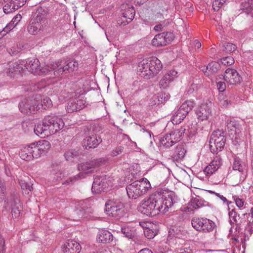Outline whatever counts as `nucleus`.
<instances>
[{
    "instance_id": "1",
    "label": "nucleus",
    "mask_w": 253,
    "mask_h": 253,
    "mask_svg": "<svg viewBox=\"0 0 253 253\" xmlns=\"http://www.w3.org/2000/svg\"><path fill=\"white\" fill-rule=\"evenodd\" d=\"M175 202L172 192H164L158 189L146 200L143 201L139 211L147 216H154L160 212H166Z\"/></svg>"
},
{
    "instance_id": "2",
    "label": "nucleus",
    "mask_w": 253,
    "mask_h": 253,
    "mask_svg": "<svg viewBox=\"0 0 253 253\" xmlns=\"http://www.w3.org/2000/svg\"><path fill=\"white\" fill-rule=\"evenodd\" d=\"M162 68L161 61L155 57L143 59L138 63L137 67V70L141 73V76L146 79L157 75Z\"/></svg>"
},
{
    "instance_id": "3",
    "label": "nucleus",
    "mask_w": 253,
    "mask_h": 253,
    "mask_svg": "<svg viewBox=\"0 0 253 253\" xmlns=\"http://www.w3.org/2000/svg\"><path fill=\"white\" fill-rule=\"evenodd\" d=\"M151 188L150 182L146 178H143L127 185L126 190L129 199H136L145 194Z\"/></svg>"
},
{
    "instance_id": "4",
    "label": "nucleus",
    "mask_w": 253,
    "mask_h": 253,
    "mask_svg": "<svg viewBox=\"0 0 253 253\" xmlns=\"http://www.w3.org/2000/svg\"><path fill=\"white\" fill-rule=\"evenodd\" d=\"M105 211L109 216L119 219L125 214V206L120 199H108L105 204Z\"/></svg>"
},
{
    "instance_id": "5",
    "label": "nucleus",
    "mask_w": 253,
    "mask_h": 253,
    "mask_svg": "<svg viewBox=\"0 0 253 253\" xmlns=\"http://www.w3.org/2000/svg\"><path fill=\"white\" fill-rule=\"evenodd\" d=\"M191 224L197 231L205 233L212 232L216 228L215 223L207 218L194 217L191 220Z\"/></svg>"
},
{
    "instance_id": "6",
    "label": "nucleus",
    "mask_w": 253,
    "mask_h": 253,
    "mask_svg": "<svg viewBox=\"0 0 253 253\" xmlns=\"http://www.w3.org/2000/svg\"><path fill=\"white\" fill-rule=\"evenodd\" d=\"M223 133L220 130L214 131L212 133L209 141L210 148L212 153L221 151L223 148L226 142V138Z\"/></svg>"
},
{
    "instance_id": "7",
    "label": "nucleus",
    "mask_w": 253,
    "mask_h": 253,
    "mask_svg": "<svg viewBox=\"0 0 253 253\" xmlns=\"http://www.w3.org/2000/svg\"><path fill=\"white\" fill-rule=\"evenodd\" d=\"M38 98L29 97L24 99L19 104L20 111L24 114L34 113L40 109V104L38 102Z\"/></svg>"
},
{
    "instance_id": "8",
    "label": "nucleus",
    "mask_w": 253,
    "mask_h": 253,
    "mask_svg": "<svg viewBox=\"0 0 253 253\" xmlns=\"http://www.w3.org/2000/svg\"><path fill=\"white\" fill-rule=\"evenodd\" d=\"M42 153L36 143H33L24 147L20 153V157L26 160L30 161L34 158L40 157Z\"/></svg>"
},
{
    "instance_id": "9",
    "label": "nucleus",
    "mask_w": 253,
    "mask_h": 253,
    "mask_svg": "<svg viewBox=\"0 0 253 253\" xmlns=\"http://www.w3.org/2000/svg\"><path fill=\"white\" fill-rule=\"evenodd\" d=\"M25 67L29 72L35 75H42L50 71L46 66L41 67L39 60L36 58L28 59L25 63Z\"/></svg>"
},
{
    "instance_id": "10",
    "label": "nucleus",
    "mask_w": 253,
    "mask_h": 253,
    "mask_svg": "<svg viewBox=\"0 0 253 253\" xmlns=\"http://www.w3.org/2000/svg\"><path fill=\"white\" fill-rule=\"evenodd\" d=\"M44 119L45 123L47 124L48 126L47 128L49 129L51 134L55 133L63 128L64 123L60 117L55 115H48L45 116Z\"/></svg>"
},
{
    "instance_id": "11",
    "label": "nucleus",
    "mask_w": 253,
    "mask_h": 253,
    "mask_svg": "<svg viewBox=\"0 0 253 253\" xmlns=\"http://www.w3.org/2000/svg\"><path fill=\"white\" fill-rule=\"evenodd\" d=\"M174 39L171 32H163L157 34L152 40V44L156 47L166 46L170 43Z\"/></svg>"
},
{
    "instance_id": "12",
    "label": "nucleus",
    "mask_w": 253,
    "mask_h": 253,
    "mask_svg": "<svg viewBox=\"0 0 253 253\" xmlns=\"http://www.w3.org/2000/svg\"><path fill=\"white\" fill-rule=\"evenodd\" d=\"M4 71L7 76L11 78H17L20 76L23 71V67L18 62L11 61L3 66Z\"/></svg>"
},
{
    "instance_id": "13",
    "label": "nucleus",
    "mask_w": 253,
    "mask_h": 253,
    "mask_svg": "<svg viewBox=\"0 0 253 253\" xmlns=\"http://www.w3.org/2000/svg\"><path fill=\"white\" fill-rule=\"evenodd\" d=\"M229 212L228 215L229 216V222L230 225H231L230 232L231 233L232 232V228L234 227V224H235V230L236 232H238L240 229V225L242 223H245L246 222V220L243 218L240 219V215L238 214L237 212H236L235 209H232L230 211V208H229Z\"/></svg>"
},
{
    "instance_id": "14",
    "label": "nucleus",
    "mask_w": 253,
    "mask_h": 253,
    "mask_svg": "<svg viewBox=\"0 0 253 253\" xmlns=\"http://www.w3.org/2000/svg\"><path fill=\"white\" fill-rule=\"evenodd\" d=\"M56 66L57 70L54 71L55 75H56L55 73H57L58 74H62L64 72L65 73L72 72L78 69L79 64L77 61L72 60L66 62L64 65H62L61 63L58 62L56 64Z\"/></svg>"
},
{
    "instance_id": "15",
    "label": "nucleus",
    "mask_w": 253,
    "mask_h": 253,
    "mask_svg": "<svg viewBox=\"0 0 253 253\" xmlns=\"http://www.w3.org/2000/svg\"><path fill=\"white\" fill-rule=\"evenodd\" d=\"M102 142L101 137L96 134L86 136L83 140V146L86 150L94 149Z\"/></svg>"
},
{
    "instance_id": "16",
    "label": "nucleus",
    "mask_w": 253,
    "mask_h": 253,
    "mask_svg": "<svg viewBox=\"0 0 253 253\" xmlns=\"http://www.w3.org/2000/svg\"><path fill=\"white\" fill-rule=\"evenodd\" d=\"M109 184L105 177L96 176L94 178L92 186V191L95 193H100L101 192L107 191L108 190Z\"/></svg>"
},
{
    "instance_id": "17",
    "label": "nucleus",
    "mask_w": 253,
    "mask_h": 253,
    "mask_svg": "<svg viewBox=\"0 0 253 253\" xmlns=\"http://www.w3.org/2000/svg\"><path fill=\"white\" fill-rule=\"evenodd\" d=\"M223 77L224 80L231 84H240L242 80V77L236 70L231 68H228L225 71L224 76L221 75L220 78Z\"/></svg>"
},
{
    "instance_id": "18",
    "label": "nucleus",
    "mask_w": 253,
    "mask_h": 253,
    "mask_svg": "<svg viewBox=\"0 0 253 253\" xmlns=\"http://www.w3.org/2000/svg\"><path fill=\"white\" fill-rule=\"evenodd\" d=\"M212 104L209 103L202 104L200 107L196 110V114L197 118L200 121L207 120L211 112Z\"/></svg>"
},
{
    "instance_id": "19",
    "label": "nucleus",
    "mask_w": 253,
    "mask_h": 253,
    "mask_svg": "<svg viewBox=\"0 0 253 253\" xmlns=\"http://www.w3.org/2000/svg\"><path fill=\"white\" fill-rule=\"evenodd\" d=\"M86 105L85 99L79 97L70 99L68 102L67 111L68 113L78 111L83 109Z\"/></svg>"
},
{
    "instance_id": "20",
    "label": "nucleus",
    "mask_w": 253,
    "mask_h": 253,
    "mask_svg": "<svg viewBox=\"0 0 253 253\" xmlns=\"http://www.w3.org/2000/svg\"><path fill=\"white\" fill-rule=\"evenodd\" d=\"M100 159L93 160L91 161L82 163L78 165V169L85 173H90L93 171L94 169L100 166L101 163Z\"/></svg>"
},
{
    "instance_id": "21",
    "label": "nucleus",
    "mask_w": 253,
    "mask_h": 253,
    "mask_svg": "<svg viewBox=\"0 0 253 253\" xmlns=\"http://www.w3.org/2000/svg\"><path fill=\"white\" fill-rule=\"evenodd\" d=\"M121 8L123 12L122 13L123 17L126 19V21L123 22L124 25L130 22L134 17L135 10L134 7L130 4L126 3L121 5Z\"/></svg>"
},
{
    "instance_id": "22",
    "label": "nucleus",
    "mask_w": 253,
    "mask_h": 253,
    "mask_svg": "<svg viewBox=\"0 0 253 253\" xmlns=\"http://www.w3.org/2000/svg\"><path fill=\"white\" fill-rule=\"evenodd\" d=\"M63 253H80L81 246L80 244L74 240H68L61 246Z\"/></svg>"
},
{
    "instance_id": "23",
    "label": "nucleus",
    "mask_w": 253,
    "mask_h": 253,
    "mask_svg": "<svg viewBox=\"0 0 253 253\" xmlns=\"http://www.w3.org/2000/svg\"><path fill=\"white\" fill-rule=\"evenodd\" d=\"M48 126L47 124L45 123V119L44 118L35 125L34 132L38 136L44 138L46 136L51 134L50 133L49 129L47 128Z\"/></svg>"
},
{
    "instance_id": "24",
    "label": "nucleus",
    "mask_w": 253,
    "mask_h": 253,
    "mask_svg": "<svg viewBox=\"0 0 253 253\" xmlns=\"http://www.w3.org/2000/svg\"><path fill=\"white\" fill-rule=\"evenodd\" d=\"M186 150L183 144L178 145L170 152V156L173 161L177 162L182 161L185 157Z\"/></svg>"
},
{
    "instance_id": "25",
    "label": "nucleus",
    "mask_w": 253,
    "mask_h": 253,
    "mask_svg": "<svg viewBox=\"0 0 253 253\" xmlns=\"http://www.w3.org/2000/svg\"><path fill=\"white\" fill-rule=\"evenodd\" d=\"M49 10L45 6L38 7L32 19L46 26Z\"/></svg>"
},
{
    "instance_id": "26",
    "label": "nucleus",
    "mask_w": 253,
    "mask_h": 253,
    "mask_svg": "<svg viewBox=\"0 0 253 253\" xmlns=\"http://www.w3.org/2000/svg\"><path fill=\"white\" fill-rule=\"evenodd\" d=\"M45 26L43 24L32 19L28 25L27 30L29 34L35 35L42 31Z\"/></svg>"
},
{
    "instance_id": "27",
    "label": "nucleus",
    "mask_w": 253,
    "mask_h": 253,
    "mask_svg": "<svg viewBox=\"0 0 253 253\" xmlns=\"http://www.w3.org/2000/svg\"><path fill=\"white\" fill-rule=\"evenodd\" d=\"M7 200V203H9L10 204L12 207V215L13 218H16L18 217L20 213V211L22 210V207L21 204L20 203V200L18 199V197L15 195L13 198V200L10 201H8V199Z\"/></svg>"
},
{
    "instance_id": "28",
    "label": "nucleus",
    "mask_w": 253,
    "mask_h": 253,
    "mask_svg": "<svg viewBox=\"0 0 253 253\" xmlns=\"http://www.w3.org/2000/svg\"><path fill=\"white\" fill-rule=\"evenodd\" d=\"M177 74V72L175 70H171L166 74L160 81L159 85L160 88L164 89L167 88L169 83L172 82L176 76Z\"/></svg>"
},
{
    "instance_id": "29",
    "label": "nucleus",
    "mask_w": 253,
    "mask_h": 253,
    "mask_svg": "<svg viewBox=\"0 0 253 253\" xmlns=\"http://www.w3.org/2000/svg\"><path fill=\"white\" fill-rule=\"evenodd\" d=\"M97 241L103 244L110 243L113 240V235L106 230H101L97 236Z\"/></svg>"
},
{
    "instance_id": "30",
    "label": "nucleus",
    "mask_w": 253,
    "mask_h": 253,
    "mask_svg": "<svg viewBox=\"0 0 253 253\" xmlns=\"http://www.w3.org/2000/svg\"><path fill=\"white\" fill-rule=\"evenodd\" d=\"M185 233L183 227L177 226H171L168 231V240H171L173 238H181Z\"/></svg>"
},
{
    "instance_id": "31",
    "label": "nucleus",
    "mask_w": 253,
    "mask_h": 253,
    "mask_svg": "<svg viewBox=\"0 0 253 253\" xmlns=\"http://www.w3.org/2000/svg\"><path fill=\"white\" fill-rule=\"evenodd\" d=\"M18 2L15 0H7L3 7V12L5 14H8L18 9L20 7Z\"/></svg>"
},
{
    "instance_id": "32",
    "label": "nucleus",
    "mask_w": 253,
    "mask_h": 253,
    "mask_svg": "<svg viewBox=\"0 0 253 253\" xmlns=\"http://www.w3.org/2000/svg\"><path fill=\"white\" fill-rule=\"evenodd\" d=\"M121 232L125 237L135 241L136 233L134 227L129 225H125L121 227Z\"/></svg>"
},
{
    "instance_id": "33",
    "label": "nucleus",
    "mask_w": 253,
    "mask_h": 253,
    "mask_svg": "<svg viewBox=\"0 0 253 253\" xmlns=\"http://www.w3.org/2000/svg\"><path fill=\"white\" fill-rule=\"evenodd\" d=\"M226 124L227 129L229 131L231 132V134L234 133L235 135H238L241 132V126L237 121L234 120H228Z\"/></svg>"
},
{
    "instance_id": "34",
    "label": "nucleus",
    "mask_w": 253,
    "mask_h": 253,
    "mask_svg": "<svg viewBox=\"0 0 253 253\" xmlns=\"http://www.w3.org/2000/svg\"><path fill=\"white\" fill-rule=\"evenodd\" d=\"M240 9L246 14L253 17V0H244L240 4Z\"/></svg>"
},
{
    "instance_id": "35",
    "label": "nucleus",
    "mask_w": 253,
    "mask_h": 253,
    "mask_svg": "<svg viewBox=\"0 0 253 253\" xmlns=\"http://www.w3.org/2000/svg\"><path fill=\"white\" fill-rule=\"evenodd\" d=\"M186 129L183 127L175 129L171 131L169 134L170 135L171 140L173 144L179 141L180 137L185 133Z\"/></svg>"
},
{
    "instance_id": "36",
    "label": "nucleus",
    "mask_w": 253,
    "mask_h": 253,
    "mask_svg": "<svg viewBox=\"0 0 253 253\" xmlns=\"http://www.w3.org/2000/svg\"><path fill=\"white\" fill-rule=\"evenodd\" d=\"M208 71H207V76H210L217 73L221 69V66L219 62L212 61L208 65Z\"/></svg>"
},
{
    "instance_id": "37",
    "label": "nucleus",
    "mask_w": 253,
    "mask_h": 253,
    "mask_svg": "<svg viewBox=\"0 0 253 253\" xmlns=\"http://www.w3.org/2000/svg\"><path fill=\"white\" fill-rule=\"evenodd\" d=\"M185 112L178 109L171 119L172 123L175 125L180 124L187 116Z\"/></svg>"
},
{
    "instance_id": "38",
    "label": "nucleus",
    "mask_w": 253,
    "mask_h": 253,
    "mask_svg": "<svg viewBox=\"0 0 253 253\" xmlns=\"http://www.w3.org/2000/svg\"><path fill=\"white\" fill-rule=\"evenodd\" d=\"M88 209L86 204L84 201H80L77 206L75 213L79 215V218L85 217V211Z\"/></svg>"
},
{
    "instance_id": "39",
    "label": "nucleus",
    "mask_w": 253,
    "mask_h": 253,
    "mask_svg": "<svg viewBox=\"0 0 253 253\" xmlns=\"http://www.w3.org/2000/svg\"><path fill=\"white\" fill-rule=\"evenodd\" d=\"M41 150L42 154H45L47 151L50 148V143L47 140L40 141L36 143Z\"/></svg>"
},
{
    "instance_id": "40",
    "label": "nucleus",
    "mask_w": 253,
    "mask_h": 253,
    "mask_svg": "<svg viewBox=\"0 0 253 253\" xmlns=\"http://www.w3.org/2000/svg\"><path fill=\"white\" fill-rule=\"evenodd\" d=\"M194 107V103L191 101H186L184 102L179 107L178 110L182 112H185V114L186 115L192 110Z\"/></svg>"
},
{
    "instance_id": "41",
    "label": "nucleus",
    "mask_w": 253,
    "mask_h": 253,
    "mask_svg": "<svg viewBox=\"0 0 253 253\" xmlns=\"http://www.w3.org/2000/svg\"><path fill=\"white\" fill-rule=\"evenodd\" d=\"M80 154L78 150L71 149L66 151L64 153V157L67 161H72L75 158H77Z\"/></svg>"
},
{
    "instance_id": "42",
    "label": "nucleus",
    "mask_w": 253,
    "mask_h": 253,
    "mask_svg": "<svg viewBox=\"0 0 253 253\" xmlns=\"http://www.w3.org/2000/svg\"><path fill=\"white\" fill-rule=\"evenodd\" d=\"M62 176V172L58 168H57V169H53L51 171L50 178L52 179V181L54 182L61 180Z\"/></svg>"
},
{
    "instance_id": "43",
    "label": "nucleus",
    "mask_w": 253,
    "mask_h": 253,
    "mask_svg": "<svg viewBox=\"0 0 253 253\" xmlns=\"http://www.w3.org/2000/svg\"><path fill=\"white\" fill-rule=\"evenodd\" d=\"M232 167L234 170L240 172H243L244 169V167L242 165L241 160L238 157L234 158Z\"/></svg>"
},
{
    "instance_id": "44",
    "label": "nucleus",
    "mask_w": 253,
    "mask_h": 253,
    "mask_svg": "<svg viewBox=\"0 0 253 253\" xmlns=\"http://www.w3.org/2000/svg\"><path fill=\"white\" fill-rule=\"evenodd\" d=\"M171 139L170 135L169 133L167 134L161 140V143L164 146L169 148L173 145V141Z\"/></svg>"
},
{
    "instance_id": "45",
    "label": "nucleus",
    "mask_w": 253,
    "mask_h": 253,
    "mask_svg": "<svg viewBox=\"0 0 253 253\" xmlns=\"http://www.w3.org/2000/svg\"><path fill=\"white\" fill-rule=\"evenodd\" d=\"M38 102L40 104V109L42 108L44 109H46L51 107L52 105L51 99L47 97L42 99L41 102H40V99L38 100Z\"/></svg>"
},
{
    "instance_id": "46",
    "label": "nucleus",
    "mask_w": 253,
    "mask_h": 253,
    "mask_svg": "<svg viewBox=\"0 0 253 253\" xmlns=\"http://www.w3.org/2000/svg\"><path fill=\"white\" fill-rule=\"evenodd\" d=\"M223 50L227 53H230L235 51L237 46L234 44L230 42H225L223 44Z\"/></svg>"
},
{
    "instance_id": "47",
    "label": "nucleus",
    "mask_w": 253,
    "mask_h": 253,
    "mask_svg": "<svg viewBox=\"0 0 253 253\" xmlns=\"http://www.w3.org/2000/svg\"><path fill=\"white\" fill-rule=\"evenodd\" d=\"M145 236L148 239H153L157 234L156 229H152L149 228H146L144 230Z\"/></svg>"
},
{
    "instance_id": "48",
    "label": "nucleus",
    "mask_w": 253,
    "mask_h": 253,
    "mask_svg": "<svg viewBox=\"0 0 253 253\" xmlns=\"http://www.w3.org/2000/svg\"><path fill=\"white\" fill-rule=\"evenodd\" d=\"M19 183L22 189L25 191L26 194H28L29 191H31L33 190L32 185L26 182L24 180L21 179L19 181Z\"/></svg>"
},
{
    "instance_id": "49",
    "label": "nucleus",
    "mask_w": 253,
    "mask_h": 253,
    "mask_svg": "<svg viewBox=\"0 0 253 253\" xmlns=\"http://www.w3.org/2000/svg\"><path fill=\"white\" fill-rule=\"evenodd\" d=\"M211 166L216 167L218 169L222 164V160L221 157L219 155L216 156L209 164Z\"/></svg>"
},
{
    "instance_id": "50",
    "label": "nucleus",
    "mask_w": 253,
    "mask_h": 253,
    "mask_svg": "<svg viewBox=\"0 0 253 253\" xmlns=\"http://www.w3.org/2000/svg\"><path fill=\"white\" fill-rule=\"evenodd\" d=\"M22 16L20 14H17L15 16H14L9 25L7 26L6 28H7L8 27H9V28L12 27V29L14 28L17 24L21 20Z\"/></svg>"
},
{
    "instance_id": "51",
    "label": "nucleus",
    "mask_w": 253,
    "mask_h": 253,
    "mask_svg": "<svg viewBox=\"0 0 253 253\" xmlns=\"http://www.w3.org/2000/svg\"><path fill=\"white\" fill-rule=\"evenodd\" d=\"M205 203L206 202L200 199V197H198L193 200L192 202L193 207L194 209H198L203 206H205Z\"/></svg>"
},
{
    "instance_id": "52",
    "label": "nucleus",
    "mask_w": 253,
    "mask_h": 253,
    "mask_svg": "<svg viewBox=\"0 0 253 253\" xmlns=\"http://www.w3.org/2000/svg\"><path fill=\"white\" fill-rule=\"evenodd\" d=\"M244 218H247L248 223L249 225L251 226L253 225V208L250 210V212L249 213H245L242 214Z\"/></svg>"
},
{
    "instance_id": "53",
    "label": "nucleus",
    "mask_w": 253,
    "mask_h": 253,
    "mask_svg": "<svg viewBox=\"0 0 253 253\" xmlns=\"http://www.w3.org/2000/svg\"><path fill=\"white\" fill-rule=\"evenodd\" d=\"M159 98V100L161 104L163 103L169 98V94L164 92H161L157 94Z\"/></svg>"
},
{
    "instance_id": "54",
    "label": "nucleus",
    "mask_w": 253,
    "mask_h": 253,
    "mask_svg": "<svg viewBox=\"0 0 253 253\" xmlns=\"http://www.w3.org/2000/svg\"><path fill=\"white\" fill-rule=\"evenodd\" d=\"M217 170L218 169L216 167L211 166V165L209 164V165L206 166L205 168L204 171L206 175H211Z\"/></svg>"
},
{
    "instance_id": "55",
    "label": "nucleus",
    "mask_w": 253,
    "mask_h": 253,
    "mask_svg": "<svg viewBox=\"0 0 253 253\" xmlns=\"http://www.w3.org/2000/svg\"><path fill=\"white\" fill-rule=\"evenodd\" d=\"M221 63L227 66H230L235 62L234 58L231 56L223 57L221 59Z\"/></svg>"
},
{
    "instance_id": "56",
    "label": "nucleus",
    "mask_w": 253,
    "mask_h": 253,
    "mask_svg": "<svg viewBox=\"0 0 253 253\" xmlns=\"http://www.w3.org/2000/svg\"><path fill=\"white\" fill-rule=\"evenodd\" d=\"M226 0H214L212 7L215 11H218Z\"/></svg>"
},
{
    "instance_id": "57",
    "label": "nucleus",
    "mask_w": 253,
    "mask_h": 253,
    "mask_svg": "<svg viewBox=\"0 0 253 253\" xmlns=\"http://www.w3.org/2000/svg\"><path fill=\"white\" fill-rule=\"evenodd\" d=\"M124 147L122 146H119L115 147L111 152V155L112 157L117 156L121 154L123 151Z\"/></svg>"
},
{
    "instance_id": "58",
    "label": "nucleus",
    "mask_w": 253,
    "mask_h": 253,
    "mask_svg": "<svg viewBox=\"0 0 253 253\" xmlns=\"http://www.w3.org/2000/svg\"><path fill=\"white\" fill-rule=\"evenodd\" d=\"M232 199L235 201L236 205L238 207L241 208L244 206V201L243 199L239 198L238 196H233Z\"/></svg>"
},
{
    "instance_id": "59",
    "label": "nucleus",
    "mask_w": 253,
    "mask_h": 253,
    "mask_svg": "<svg viewBox=\"0 0 253 253\" xmlns=\"http://www.w3.org/2000/svg\"><path fill=\"white\" fill-rule=\"evenodd\" d=\"M149 104L152 106H154L155 105H158L160 104V102L159 100V98L157 96V94H155L152 96L149 101Z\"/></svg>"
},
{
    "instance_id": "60",
    "label": "nucleus",
    "mask_w": 253,
    "mask_h": 253,
    "mask_svg": "<svg viewBox=\"0 0 253 253\" xmlns=\"http://www.w3.org/2000/svg\"><path fill=\"white\" fill-rule=\"evenodd\" d=\"M79 177H80L79 175H77L74 177H70L69 179L64 181L62 183V184L69 185L71 183H73V182H75V181H76L77 180H78L79 178Z\"/></svg>"
},
{
    "instance_id": "61",
    "label": "nucleus",
    "mask_w": 253,
    "mask_h": 253,
    "mask_svg": "<svg viewBox=\"0 0 253 253\" xmlns=\"http://www.w3.org/2000/svg\"><path fill=\"white\" fill-rule=\"evenodd\" d=\"M230 99H226L223 101V102L221 103L222 105L224 107H227L229 105L232 104L233 103V101L234 99V96H233V94H231L230 95Z\"/></svg>"
},
{
    "instance_id": "62",
    "label": "nucleus",
    "mask_w": 253,
    "mask_h": 253,
    "mask_svg": "<svg viewBox=\"0 0 253 253\" xmlns=\"http://www.w3.org/2000/svg\"><path fill=\"white\" fill-rule=\"evenodd\" d=\"M217 87L219 91L223 92L226 89V85L224 82H217Z\"/></svg>"
},
{
    "instance_id": "63",
    "label": "nucleus",
    "mask_w": 253,
    "mask_h": 253,
    "mask_svg": "<svg viewBox=\"0 0 253 253\" xmlns=\"http://www.w3.org/2000/svg\"><path fill=\"white\" fill-rule=\"evenodd\" d=\"M5 252V240L2 237H0V253H4Z\"/></svg>"
},
{
    "instance_id": "64",
    "label": "nucleus",
    "mask_w": 253,
    "mask_h": 253,
    "mask_svg": "<svg viewBox=\"0 0 253 253\" xmlns=\"http://www.w3.org/2000/svg\"><path fill=\"white\" fill-rule=\"evenodd\" d=\"M166 26V25H164L162 24H159L157 25H156L154 28L153 30H154L155 32H161L162 31L164 30V28Z\"/></svg>"
}]
</instances>
